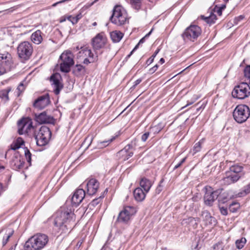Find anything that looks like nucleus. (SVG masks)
I'll return each instance as SVG.
<instances>
[{"instance_id": "f257e3e1", "label": "nucleus", "mask_w": 250, "mask_h": 250, "mask_svg": "<svg viewBox=\"0 0 250 250\" xmlns=\"http://www.w3.org/2000/svg\"><path fill=\"white\" fill-rule=\"evenodd\" d=\"M75 220V215L71 208H61L55 214L54 225L61 233H66L72 229Z\"/></svg>"}, {"instance_id": "f03ea898", "label": "nucleus", "mask_w": 250, "mask_h": 250, "mask_svg": "<svg viewBox=\"0 0 250 250\" xmlns=\"http://www.w3.org/2000/svg\"><path fill=\"white\" fill-rule=\"evenodd\" d=\"M49 241L47 235L43 233H37L31 236L25 242V250H42L47 244Z\"/></svg>"}, {"instance_id": "7ed1b4c3", "label": "nucleus", "mask_w": 250, "mask_h": 250, "mask_svg": "<svg viewBox=\"0 0 250 250\" xmlns=\"http://www.w3.org/2000/svg\"><path fill=\"white\" fill-rule=\"evenodd\" d=\"M111 22L117 26H122L128 22L126 11L120 5H116L110 18Z\"/></svg>"}, {"instance_id": "20e7f679", "label": "nucleus", "mask_w": 250, "mask_h": 250, "mask_svg": "<svg viewBox=\"0 0 250 250\" xmlns=\"http://www.w3.org/2000/svg\"><path fill=\"white\" fill-rule=\"evenodd\" d=\"M60 70L62 72L68 73L70 71V67L74 64L73 55L71 51H64L60 56Z\"/></svg>"}, {"instance_id": "39448f33", "label": "nucleus", "mask_w": 250, "mask_h": 250, "mask_svg": "<svg viewBox=\"0 0 250 250\" xmlns=\"http://www.w3.org/2000/svg\"><path fill=\"white\" fill-rule=\"evenodd\" d=\"M201 33V29L199 26L191 24L185 30L182 34V37L185 42H194L199 37Z\"/></svg>"}, {"instance_id": "423d86ee", "label": "nucleus", "mask_w": 250, "mask_h": 250, "mask_svg": "<svg viewBox=\"0 0 250 250\" xmlns=\"http://www.w3.org/2000/svg\"><path fill=\"white\" fill-rule=\"evenodd\" d=\"M13 65L11 55L3 50H0V75L11 70Z\"/></svg>"}, {"instance_id": "0eeeda50", "label": "nucleus", "mask_w": 250, "mask_h": 250, "mask_svg": "<svg viewBox=\"0 0 250 250\" xmlns=\"http://www.w3.org/2000/svg\"><path fill=\"white\" fill-rule=\"evenodd\" d=\"M17 50L19 57L23 61H26L29 60L31 56L33 48L30 42L24 41L18 45Z\"/></svg>"}, {"instance_id": "6e6552de", "label": "nucleus", "mask_w": 250, "mask_h": 250, "mask_svg": "<svg viewBox=\"0 0 250 250\" xmlns=\"http://www.w3.org/2000/svg\"><path fill=\"white\" fill-rule=\"evenodd\" d=\"M250 116V108L245 104L238 105L233 112L234 119L238 123L245 122Z\"/></svg>"}, {"instance_id": "1a4fd4ad", "label": "nucleus", "mask_w": 250, "mask_h": 250, "mask_svg": "<svg viewBox=\"0 0 250 250\" xmlns=\"http://www.w3.org/2000/svg\"><path fill=\"white\" fill-rule=\"evenodd\" d=\"M51 132L49 127L42 126L37 135H35L36 144L39 146H44L47 145L51 138Z\"/></svg>"}, {"instance_id": "9d476101", "label": "nucleus", "mask_w": 250, "mask_h": 250, "mask_svg": "<svg viewBox=\"0 0 250 250\" xmlns=\"http://www.w3.org/2000/svg\"><path fill=\"white\" fill-rule=\"evenodd\" d=\"M232 96L238 99H244L250 95V86L246 83H241L233 89Z\"/></svg>"}, {"instance_id": "9b49d317", "label": "nucleus", "mask_w": 250, "mask_h": 250, "mask_svg": "<svg viewBox=\"0 0 250 250\" xmlns=\"http://www.w3.org/2000/svg\"><path fill=\"white\" fill-rule=\"evenodd\" d=\"M136 212V208L132 206L125 207L123 210L119 214L117 221L123 223H127L131 217Z\"/></svg>"}, {"instance_id": "f8f14e48", "label": "nucleus", "mask_w": 250, "mask_h": 250, "mask_svg": "<svg viewBox=\"0 0 250 250\" xmlns=\"http://www.w3.org/2000/svg\"><path fill=\"white\" fill-rule=\"evenodd\" d=\"M136 146V140L127 145L123 149L118 152V156L122 159L123 161L128 160L133 155V150Z\"/></svg>"}, {"instance_id": "ddd939ff", "label": "nucleus", "mask_w": 250, "mask_h": 250, "mask_svg": "<svg viewBox=\"0 0 250 250\" xmlns=\"http://www.w3.org/2000/svg\"><path fill=\"white\" fill-rule=\"evenodd\" d=\"M18 133L21 134L27 133L33 127L32 120L28 117L22 118L18 122Z\"/></svg>"}, {"instance_id": "4468645a", "label": "nucleus", "mask_w": 250, "mask_h": 250, "mask_svg": "<svg viewBox=\"0 0 250 250\" xmlns=\"http://www.w3.org/2000/svg\"><path fill=\"white\" fill-rule=\"evenodd\" d=\"M204 189L206 191L204 198L205 204L211 206L214 201L217 199L219 192L217 190L213 191L210 187H206Z\"/></svg>"}, {"instance_id": "2eb2a0df", "label": "nucleus", "mask_w": 250, "mask_h": 250, "mask_svg": "<svg viewBox=\"0 0 250 250\" xmlns=\"http://www.w3.org/2000/svg\"><path fill=\"white\" fill-rule=\"evenodd\" d=\"M62 80L61 75L58 73L53 74L50 77V82L54 88V92L58 95L63 88V84L60 82Z\"/></svg>"}, {"instance_id": "dca6fc26", "label": "nucleus", "mask_w": 250, "mask_h": 250, "mask_svg": "<svg viewBox=\"0 0 250 250\" xmlns=\"http://www.w3.org/2000/svg\"><path fill=\"white\" fill-rule=\"evenodd\" d=\"M35 120L40 124L55 123V119L52 116L48 115L45 111H44L39 114H35Z\"/></svg>"}, {"instance_id": "f3484780", "label": "nucleus", "mask_w": 250, "mask_h": 250, "mask_svg": "<svg viewBox=\"0 0 250 250\" xmlns=\"http://www.w3.org/2000/svg\"><path fill=\"white\" fill-rule=\"evenodd\" d=\"M50 103L48 94H45L38 97L34 104L33 106L38 109H43L47 106Z\"/></svg>"}, {"instance_id": "a211bd4d", "label": "nucleus", "mask_w": 250, "mask_h": 250, "mask_svg": "<svg viewBox=\"0 0 250 250\" xmlns=\"http://www.w3.org/2000/svg\"><path fill=\"white\" fill-rule=\"evenodd\" d=\"M106 42V38L103 34H98L92 41V44L95 50L103 47Z\"/></svg>"}, {"instance_id": "6ab92c4d", "label": "nucleus", "mask_w": 250, "mask_h": 250, "mask_svg": "<svg viewBox=\"0 0 250 250\" xmlns=\"http://www.w3.org/2000/svg\"><path fill=\"white\" fill-rule=\"evenodd\" d=\"M85 195V192L83 188L77 189L72 197V204L76 206L79 205L83 199Z\"/></svg>"}, {"instance_id": "aec40b11", "label": "nucleus", "mask_w": 250, "mask_h": 250, "mask_svg": "<svg viewBox=\"0 0 250 250\" xmlns=\"http://www.w3.org/2000/svg\"><path fill=\"white\" fill-rule=\"evenodd\" d=\"M24 164L22 157L18 153H16L13 157L10 165L13 169L18 170L23 167Z\"/></svg>"}, {"instance_id": "412c9836", "label": "nucleus", "mask_w": 250, "mask_h": 250, "mask_svg": "<svg viewBox=\"0 0 250 250\" xmlns=\"http://www.w3.org/2000/svg\"><path fill=\"white\" fill-rule=\"evenodd\" d=\"M78 57L80 58L89 57L92 62H96L98 60V55L95 53V55L92 52L91 50L87 47H81V50L79 52Z\"/></svg>"}, {"instance_id": "4be33fe9", "label": "nucleus", "mask_w": 250, "mask_h": 250, "mask_svg": "<svg viewBox=\"0 0 250 250\" xmlns=\"http://www.w3.org/2000/svg\"><path fill=\"white\" fill-rule=\"evenodd\" d=\"M201 216L203 218V221L206 226H208L212 227L216 225V219L214 217L212 216L208 211H202Z\"/></svg>"}, {"instance_id": "5701e85b", "label": "nucleus", "mask_w": 250, "mask_h": 250, "mask_svg": "<svg viewBox=\"0 0 250 250\" xmlns=\"http://www.w3.org/2000/svg\"><path fill=\"white\" fill-rule=\"evenodd\" d=\"M87 194L92 195L96 193L99 187V183L95 179H91L86 184Z\"/></svg>"}, {"instance_id": "b1692460", "label": "nucleus", "mask_w": 250, "mask_h": 250, "mask_svg": "<svg viewBox=\"0 0 250 250\" xmlns=\"http://www.w3.org/2000/svg\"><path fill=\"white\" fill-rule=\"evenodd\" d=\"M241 177L239 174H232L229 172L227 173L226 177L223 179L224 183L226 185H229L236 182Z\"/></svg>"}, {"instance_id": "393cba45", "label": "nucleus", "mask_w": 250, "mask_h": 250, "mask_svg": "<svg viewBox=\"0 0 250 250\" xmlns=\"http://www.w3.org/2000/svg\"><path fill=\"white\" fill-rule=\"evenodd\" d=\"M146 192L145 190H143L141 188H136L133 191V195L135 199L138 201L141 202L143 201L146 197Z\"/></svg>"}, {"instance_id": "a878e982", "label": "nucleus", "mask_w": 250, "mask_h": 250, "mask_svg": "<svg viewBox=\"0 0 250 250\" xmlns=\"http://www.w3.org/2000/svg\"><path fill=\"white\" fill-rule=\"evenodd\" d=\"M42 34V33L40 30L36 31L32 34L30 37L31 40L35 44H40L43 40Z\"/></svg>"}, {"instance_id": "bb28decb", "label": "nucleus", "mask_w": 250, "mask_h": 250, "mask_svg": "<svg viewBox=\"0 0 250 250\" xmlns=\"http://www.w3.org/2000/svg\"><path fill=\"white\" fill-rule=\"evenodd\" d=\"M152 185L151 181L145 177L142 178L140 181L141 188H143L146 192H148Z\"/></svg>"}, {"instance_id": "cd10ccee", "label": "nucleus", "mask_w": 250, "mask_h": 250, "mask_svg": "<svg viewBox=\"0 0 250 250\" xmlns=\"http://www.w3.org/2000/svg\"><path fill=\"white\" fill-rule=\"evenodd\" d=\"M200 218L198 217H189L187 218L184 219L182 222L183 225L188 224L192 226L194 228H196L198 223L200 222Z\"/></svg>"}, {"instance_id": "c85d7f7f", "label": "nucleus", "mask_w": 250, "mask_h": 250, "mask_svg": "<svg viewBox=\"0 0 250 250\" xmlns=\"http://www.w3.org/2000/svg\"><path fill=\"white\" fill-rule=\"evenodd\" d=\"M204 140L201 139L197 143H195L192 149H190L189 154L194 156L197 153L200 152L202 149V145L204 144Z\"/></svg>"}, {"instance_id": "c756f323", "label": "nucleus", "mask_w": 250, "mask_h": 250, "mask_svg": "<svg viewBox=\"0 0 250 250\" xmlns=\"http://www.w3.org/2000/svg\"><path fill=\"white\" fill-rule=\"evenodd\" d=\"M123 37V34L120 31H114L110 33V38L114 42H118Z\"/></svg>"}, {"instance_id": "7c9ffc66", "label": "nucleus", "mask_w": 250, "mask_h": 250, "mask_svg": "<svg viewBox=\"0 0 250 250\" xmlns=\"http://www.w3.org/2000/svg\"><path fill=\"white\" fill-rule=\"evenodd\" d=\"M10 91V88L0 90V98L3 103H5L9 101L8 94Z\"/></svg>"}, {"instance_id": "2f4dec72", "label": "nucleus", "mask_w": 250, "mask_h": 250, "mask_svg": "<svg viewBox=\"0 0 250 250\" xmlns=\"http://www.w3.org/2000/svg\"><path fill=\"white\" fill-rule=\"evenodd\" d=\"M23 144L24 141L23 139L21 137H19L11 145V148L14 150H16L20 148Z\"/></svg>"}, {"instance_id": "473e14b6", "label": "nucleus", "mask_w": 250, "mask_h": 250, "mask_svg": "<svg viewBox=\"0 0 250 250\" xmlns=\"http://www.w3.org/2000/svg\"><path fill=\"white\" fill-rule=\"evenodd\" d=\"M14 230L12 229H7L6 230V233L5 235L3 236L2 240V245L5 246L9 240V239L13 234Z\"/></svg>"}, {"instance_id": "72a5a7b5", "label": "nucleus", "mask_w": 250, "mask_h": 250, "mask_svg": "<svg viewBox=\"0 0 250 250\" xmlns=\"http://www.w3.org/2000/svg\"><path fill=\"white\" fill-rule=\"evenodd\" d=\"M130 3L133 8L138 10L141 7L142 0H130Z\"/></svg>"}, {"instance_id": "f704fd0d", "label": "nucleus", "mask_w": 250, "mask_h": 250, "mask_svg": "<svg viewBox=\"0 0 250 250\" xmlns=\"http://www.w3.org/2000/svg\"><path fill=\"white\" fill-rule=\"evenodd\" d=\"M247 242L246 239L244 237H242L239 239H237L235 241L236 247L238 249H242Z\"/></svg>"}, {"instance_id": "c9c22d12", "label": "nucleus", "mask_w": 250, "mask_h": 250, "mask_svg": "<svg viewBox=\"0 0 250 250\" xmlns=\"http://www.w3.org/2000/svg\"><path fill=\"white\" fill-rule=\"evenodd\" d=\"M230 171L232 174H239L242 171L243 167L238 165H234L230 167Z\"/></svg>"}, {"instance_id": "e433bc0d", "label": "nucleus", "mask_w": 250, "mask_h": 250, "mask_svg": "<svg viewBox=\"0 0 250 250\" xmlns=\"http://www.w3.org/2000/svg\"><path fill=\"white\" fill-rule=\"evenodd\" d=\"M84 71V67L81 64H76L74 67L73 72L75 75H79L82 72Z\"/></svg>"}, {"instance_id": "4c0bfd02", "label": "nucleus", "mask_w": 250, "mask_h": 250, "mask_svg": "<svg viewBox=\"0 0 250 250\" xmlns=\"http://www.w3.org/2000/svg\"><path fill=\"white\" fill-rule=\"evenodd\" d=\"M104 196V194H103V195H101L99 197L93 199L89 204V207L91 208L92 207H95L96 206H97L99 203H100L102 202V199L103 198Z\"/></svg>"}, {"instance_id": "58836bf2", "label": "nucleus", "mask_w": 250, "mask_h": 250, "mask_svg": "<svg viewBox=\"0 0 250 250\" xmlns=\"http://www.w3.org/2000/svg\"><path fill=\"white\" fill-rule=\"evenodd\" d=\"M250 193V183L247 186L244 188V190L242 192H240L238 193L237 196L242 197Z\"/></svg>"}, {"instance_id": "ea45409f", "label": "nucleus", "mask_w": 250, "mask_h": 250, "mask_svg": "<svg viewBox=\"0 0 250 250\" xmlns=\"http://www.w3.org/2000/svg\"><path fill=\"white\" fill-rule=\"evenodd\" d=\"M202 18H204L205 20V21L210 24L214 23L215 22V21L216 20V16L215 15H211L208 17H204V16H202Z\"/></svg>"}, {"instance_id": "a19ab883", "label": "nucleus", "mask_w": 250, "mask_h": 250, "mask_svg": "<svg viewBox=\"0 0 250 250\" xmlns=\"http://www.w3.org/2000/svg\"><path fill=\"white\" fill-rule=\"evenodd\" d=\"M240 206L238 203H233L229 205V209L232 212H235L239 208Z\"/></svg>"}, {"instance_id": "79ce46f5", "label": "nucleus", "mask_w": 250, "mask_h": 250, "mask_svg": "<svg viewBox=\"0 0 250 250\" xmlns=\"http://www.w3.org/2000/svg\"><path fill=\"white\" fill-rule=\"evenodd\" d=\"M24 154H25V156L27 159V162L30 165L31 162V153H30L29 149H27V148H25L24 149Z\"/></svg>"}, {"instance_id": "37998d69", "label": "nucleus", "mask_w": 250, "mask_h": 250, "mask_svg": "<svg viewBox=\"0 0 250 250\" xmlns=\"http://www.w3.org/2000/svg\"><path fill=\"white\" fill-rule=\"evenodd\" d=\"M212 250H223V244L222 242H218L215 244L213 247Z\"/></svg>"}, {"instance_id": "c03bdc74", "label": "nucleus", "mask_w": 250, "mask_h": 250, "mask_svg": "<svg viewBox=\"0 0 250 250\" xmlns=\"http://www.w3.org/2000/svg\"><path fill=\"white\" fill-rule=\"evenodd\" d=\"M159 51H160V49H157L155 51L154 54L146 61V63L148 65L151 64L153 62L154 58L156 57L157 54L159 53Z\"/></svg>"}, {"instance_id": "a18cd8bd", "label": "nucleus", "mask_w": 250, "mask_h": 250, "mask_svg": "<svg viewBox=\"0 0 250 250\" xmlns=\"http://www.w3.org/2000/svg\"><path fill=\"white\" fill-rule=\"evenodd\" d=\"M244 76L250 80V65L246 66L244 70Z\"/></svg>"}, {"instance_id": "49530a36", "label": "nucleus", "mask_w": 250, "mask_h": 250, "mask_svg": "<svg viewBox=\"0 0 250 250\" xmlns=\"http://www.w3.org/2000/svg\"><path fill=\"white\" fill-rule=\"evenodd\" d=\"M151 32V31H150L148 34H146V35L144 37H143V38H142V39L140 40V41H139V42H138V44H137L135 46V47L134 48L133 50H135L136 49H137L138 48V46H139V44H141V43H143V42H145L146 38L148 37L149 36V35L150 34Z\"/></svg>"}, {"instance_id": "de8ad7c7", "label": "nucleus", "mask_w": 250, "mask_h": 250, "mask_svg": "<svg viewBox=\"0 0 250 250\" xmlns=\"http://www.w3.org/2000/svg\"><path fill=\"white\" fill-rule=\"evenodd\" d=\"M113 140V139L100 142L99 147H103L108 146Z\"/></svg>"}, {"instance_id": "09e8293b", "label": "nucleus", "mask_w": 250, "mask_h": 250, "mask_svg": "<svg viewBox=\"0 0 250 250\" xmlns=\"http://www.w3.org/2000/svg\"><path fill=\"white\" fill-rule=\"evenodd\" d=\"M149 136V133L148 132H146L143 134L141 137V140L143 142H145L148 139Z\"/></svg>"}, {"instance_id": "8fccbe9b", "label": "nucleus", "mask_w": 250, "mask_h": 250, "mask_svg": "<svg viewBox=\"0 0 250 250\" xmlns=\"http://www.w3.org/2000/svg\"><path fill=\"white\" fill-rule=\"evenodd\" d=\"M68 20L71 21L73 24L78 22L77 19L75 18V16H70L68 17Z\"/></svg>"}, {"instance_id": "3c124183", "label": "nucleus", "mask_w": 250, "mask_h": 250, "mask_svg": "<svg viewBox=\"0 0 250 250\" xmlns=\"http://www.w3.org/2000/svg\"><path fill=\"white\" fill-rule=\"evenodd\" d=\"M220 211L221 213L223 215H227L228 214V210L226 208L220 207Z\"/></svg>"}, {"instance_id": "603ef678", "label": "nucleus", "mask_w": 250, "mask_h": 250, "mask_svg": "<svg viewBox=\"0 0 250 250\" xmlns=\"http://www.w3.org/2000/svg\"><path fill=\"white\" fill-rule=\"evenodd\" d=\"M24 85L22 83H21L20 85L17 87V90L19 92V95H20V93H21L23 90H24Z\"/></svg>"}, {"instance_id": "864d4df0", "label": "nucleus", "mask_w": 250, "mask_h": 250, "mask_svg": "<svg viewBox=\"0 0 250 250\" xmlns=\"http://www.w3.org/2000/svg\"><path fill=\"white\" fill-rule=\"evenodd\" d=\"M186 159V157H185L183 159H182L179 163H178L174 166V169H175L179 167L185 162Z\"/></svg>"}, {"instance_id": "5fc2aeb1", "label": "nucleus", "mask_w": 250, "mask_h": 250, "mask_svg": "<svg viewBox=\"0 0 250 250\" xmlns=\"http://www.w3.org/2000/svg\"><path fill=\"white\" fill-rule=\"evenodd\" d=\"M158 68V65L157 64H156L153 67L149 69V73H151V74L154 73L157 70Z\"/></svg>"}, {"instance_id": "6e6d98bb", "label": "nucleus", "mask_w": 250, "mask_h": 250, "mask_svg": "<svg viewBox=\"0 0 250 250\" xmlns=\"http://www.w3.org/2000/svg\"><path fill=\"white\" fill-rule=\"evenodd\" d=\"M244 18V16L243 15H240L235 18V22L236 23L237 22L242 20Z\"/></svg>"}, {"instance_id": "4d7b16f0", "label": "nucleus", "mask_w": 250, "mask_h": 250, "mask_svg": "<svg viewBox=\"0 0 250 250\" xmlns=\"http://www.w3.org/2000/svg\"><path fill=\"white\" fill-rule=\"evenodd\" d=\"M93 62H92V60H89L87 58H85L83 61V63L85 64H88L89 63Z\"/></svg>"}, {"instance_id": "13d9d810", "label": "nucleus", "mask_w": 250, "mask_h": 250, "mask_svg": "<svg viewBox=\"0 0 250 250\" xmlns=\"http://www.w3.org/2000/svg\"><path fill=\"white\" fill-rule=\"evenodd\" d=\"M142 82V79H139L135 81L134 83V85L133 86V87H135L136 86H137L138 84H139L141 82Z\"/></svg>"}, {"instance_id": "bf43d9fd", "label": "nucleus", "mask_w": 250, "mask_h": 250, "mask_svg": "<svg viewBox=\"0 0 250 250\" xmlns=\"http://www.w3.org/2000/svg\"><path fill=\"white\" fill-rule=\"evenodd\" d=\"M93 139H94L93 136H91L90 138H89V137H87L85 140V142H86V141H89L90 142L89 145H90L91 144L92 141H93Z\"/></svg>"}, {"instance_id": "052dcab7", "label": "nucleus", "mask_w": 250, "mask_h": 250, "mask_svg": "<svg viewBox=\"0 0 250 250\" xmlns=\"http://www.w3.org/2000/svg\"><path fill=\"white\" fill-rule=\"evenodd\" d=\"M82 18V14L80 13L79 14H77L75 16V18L77 19V21H78L81 19Z\"/></svg>"}, {"instance_id": "680f3d73", "label": "nucleus", "mask_w": 250, "mask_h": 250, "mask_svg": "<svg viewBox=\"0 0 250 250\" xmlns=\"http://www.w3.org/2000/svg\"><path fill=\"white\" fill-rule=\"evenodd\" d=\"M5 190L4 187L2 186V184L0 183V195Z\"/></svg>"}, {"instance_id": "e2e57ef3", "label": "nucleus", "mask_w": 250, "mask_h": 250, "mask_svg": "<svg viewBox=\"0 0 250 250\" xmlns=\"http://www.w3.org/2000/svg\"><path fill=\"white\" fill-rule=\"evenodd\" d=\"M162 191V187L159 185L156 188V192L157 194H159Z\"/></svg>"}, {"instance_id": "0e129e2a", "label": "nucleus", "mask_w": 250, "mask_h": 250, "mask_svg": "<svg viewBox=\"0 0 250 250\" xmlns=\"http://www.w3.org/2000/svg\"><path fill=\"white\" fill-rule=\"evenodd\" d=\"M216 12L218 14V15L221 16L222 13V8H218V9L216 11Z\"/></svg>"}, {"instance_id": "69168bd1", "label": "nucleus", "mask_w": 250, "mask_h": 250, "mask_svg": "<svg viewBox=\"0 0 250 250\" xmlns=\"http://www.w3.org/2000/svg\"><path fill=\"white\" fill-rule=\"evenodd\" d=\"M194 102V101H192V102H188V104L184 107H183V108L186 107V106H188L191 104H192Z\"/></svg>"}, {"instance_id": "338daca9", "label": "nucleus", "mask_w": 250, "mask_h": 250, "mask_svg": "<svg viewBox=\"0 0 250 250\" xmlns=\"http://www.w3.org/2000/svg\"><path fill=\"white\" fill-rule=\"evenodd\" d=\"M159 62L161 63V64H163L165 62V60L163 58H161L160 59V61H159Z\"/></svg>"}, {"instance_id": "774afa93", "label": "nucleus", "mask_w": 250, "mask_h": 250, "mask_svg": "<svg viewBox=\"0 0 250 250\" xmlns=\"http://www.w3.org/2000/svg\"><path fill=\"white\" fill-rule=\"evenodd\" d=\"M220 8H222V10H223L226 8L225 5H222L221 7H219Z\"/></svg>"}]
</instances>
